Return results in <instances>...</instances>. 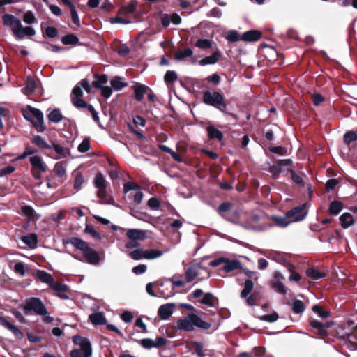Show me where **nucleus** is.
<instances>
[{
  "mask_svg": "<svg viewBox=\"0 0 357 357\" xmlns=\"http://www.w3.org/2000/svg\"><path fill=\"white\" fill-rule=\"evenodd\" d=\"M86 261L90 264H98L100 262L99 254L93 249L88 246L83 252Z\"/></svg>",
  "mask_w": 357,
  "mask_h": 357,
  "instance_id": "obj_12",
  "label": "nucleus"
},
{
  "mask_svg": "<svg viewBox=\"0 0 357 357\" xmlns=\"http://www.w3.org/2000/svg\"><path fill=\"white\" fill-rule=\"evenodd\" d=\"M22 307L26 314L33 312L37 315L45 316L47 313V308L42 301L35 297L26 299Z\"/></svg>",
  "mask_w": 357,
  "mask_h": 357,
  "instance_id": "obj_3",
  "label": "nucleus"
},
{
  "mask_svg": "<svg viewBox=\"0 0 357 357\" xmlns=\"http://www.w3.org/2000/svg\"><path fill=\"white\" fill-rule=\"evenodd\" d=\"M21 240L24 243H25L31 248H36L38 244V238L37 236L34 234L27 236H22L21 237Z\"/></svg>",
  "mask_w": 357,
  "mask_h": 357,
  "instance_id": "obj_27",
  "label": "nucleus"
},
{
  "mask_svg": "<svg viewBox=\"0 0 357 357\" xmlns=\"http://www.w3.org/2000/svg\"><path fill=\"white\" fill-rule=\"evenodd\" d=\"M201 271H204L207 273V278L209 277L208 271L204 268L199 264H192L188 267L185 273V280L188 282L194 280L199 274Z\"/></svg>",
  "mask_w": 357,
  "mask_h": 357,
  "instance_id": "obj_8",
  "label": "nucleus"
},
{
  "mask_svg": "<svg viewBox=\"0 0 357 357\" xmlns=\"http://www.w3.org/2000/svg\"><path fill=\"white\" fill-rule=\"evenodd\" d=\"M50 288L56 293V296L59 298L63 300L69 298V289L66 284L60 282H54Z\"/></svg>",
  "mask_w": 357,
  "mask_h": 357,
  "instance_id": "obj_11",
  "label": "nucleus"
},
{
  "mask_svg": "<svg viewBox=\"0 0 357 357\" xmlns=\"http://www.w3.org/2000/svg\"><path fill=\"white\" fill-rule=\"evenodd\" d=\"M177 75L173 70H168L165 75L164 79L167 83H172L177 79Z\"/></svg>",
  "mask_w": 357,
  "mask_h": 357,
  "instance_id": "obj_53",
  "label": "nucleus"
},
{
  "mask_svg": "<svg viewBox=\"0 0 357 357\" xmlns=\"http://www.w3.org/2000/svg\"><path fill=\"white\" fill-rule=\"evenodd\" d=\"M35 34L36 31L31 26L23 27L21 23L20 28H18L17 32L15 33V36L19 39H22L26 36H33Z\"/></svg>",
  "mask_w": 357,
  "mask_h": 357,
  "instance_id": "obj_19",
  "label": "nucleus"
},
{
  "mask_svg": "<svg viewBox=\"0 0 357 357\" xmlns=\"http://www.w3.org/2000/svg\"><path fill=\"white\" fill-rule=\"evenodd\" d=\"M73 176H75L73 187L77 190H81L84 181V177L79 171L74 172Z\"/></svg>",
  "mask_w": 357,
  "mask_h": 357,
  "instance_id": "obj_34",
  "label": "nucleus"
},
{
  "mask_svg": "<svg viewBox=\"0 0 357 357\" xmlns=\"http://www.w3.org/2000/svg\"><path fill=\"white\" fill-rule=\"evenodd\" d=\"M110 84L112 87L116 91H120L127 86V84L122 81L119 77H115L111 79Z\"/></svg>",
  "mask_w": 357,
  "mask_h": 357,
  "instance_id": "obj_37",
  "label": "nucleus"
},
{
  "mask_svg": "<svg viewBox=\"0 0 357 357\" xmlns=\"http://www.w3.org/2000/svg\"><path fill=\"white\" fill-rule=\"evenodd\" d=\"M72 102L77 108H84L87 106V103L79 97H72Z\"/></svg>",
  "mask_w": 357,
  "mask_h": 357,
  "instance_id": "obj_54",
  "label": "nucleus"
},
{
  "mask_svg": "<svg viewBox=\"0 0 357 357\" xmlns=\"http://www.w3.org/2000/svg\"><path fill=\"white\" fill-rule=\"evenodd\" d=\"M290 305L292 311L296 314L302 313L305 310L303 303L300 300H295Z\"/></svg>",
  "mask_w": 357,
  "mask_h": 357,
  "instance_id": "obj_36",
  "label": "nucleus"
},
{
  "mask_svg": "<svg viewBox=\"0 0 357 357\" xmlns=\"http://www.w3.org/2000/svg\"><path fill=\"white\" fill-rule=\"evenodd\" d=\"M310 324L312 328L317 329L318 333L321 335H326L327 334L326 328L331 326L329 324H327V325H324L320 321L315 319L311 320Z\"/></svg>",
  "mask_w": 357,
  "mask_h": 357,
  "instance_id": "obj_25",
  "label": "nucleus"
},
{
  "mask_svg": "<svg viewBox=\"0 0 357 357\" xmlns=\"http://www.w3.org/2000/svg\"><path fill=\"white\" fill-rule=\"evenodd\" d=\"M174 305L173 303H167L162 305L158 311V316L164 320L168 319L174 312Z\"/></svg>",
  "mask_w": 357,
  "mask_h": 357,
  "instance_id": "obj_13",
  "label": "nucleus"
},
{
  "mask_svg": "<svg viewBox=\"0 0 357 357\" xmlns=\"http://www.w3.org/2000/svg\"><path fill=\"white\" fill-rule=\"evenodd\" d=\"M227 39L230 42H236L241 40L238 33L236 31H229L227 33Z\"/></svg>",
  "mask_w": 357,
  "mask_h": 357,
  "instance_id": "obj_58",
  "label": "nucleus"
},
{
  "mask_svg": "<svg viewBox=\"0 0 357 357\" xmlns=\"http://www.w3.org/2000/svg\"><path fill=\"white\" fill-rule=\"evenodd\" d=\"M211 326L210 323L203 321L199 316L193 313H190L188 316L177 321V328L185 331H192L195 329V327L208 330Z\"/></svg>",
  "mask_w": 357,
  "mask_h": 357,
  "instance_id": "obj_1",
  "label": "nucleus"
},
{
  "mask_svg": "<svg viewBox=\"0 0 357 357\" xmlns=\"http://www.w3.org/2000/svg\"><path fill=\"white\" fill-rule=\"evenodd\" d=\"M162 255L163 252L155 249L145 250L136 249L129 252V256L134 260H141L142 259H154L161 257Z\"/></svg>",
  "mask_w": 357,
  "mask_h": 357,
  "instance_id": "obj_6",
  "label": "nucleus"
},
{
  "mask_svg": "<svg viewBox=\"0 0 357 357\" xmlns=\"http://www.w3.org/2000/svg\"><path fill=\"white\" fill-rule=\"evenodd\" d=\"M343 204L339 201H333L329 206V213L331 215H337L342 209Z\"/></svg>",
  "mask_w": 357,
  "mask_h": 357,
  "instance_id": "obj_35",
  "label": "nucleus"
},
{
  "mask_svg": "<svg viewBox=\"0 0 357 357\" xmlns=\"http://www.w3.org/2000/svg\"><path fill=\"white\" fill-rule=\"evenodd\" d=\"M261 33L257 30H250L245 32L241 36V40L244 41H257L261 38Z\"/></svg>",
  "mask_w": 357,
  "mask_h": 357,
  "instance_id": "obj_21",
  "label": "nucleus"
},
{
  "mask_svg": "<svg viewBox=\"0 0 357 357\" xmlns=\"http://www.w3.org/2000/svg\"><path fill=\"white\" fill-rule=\"evenodd\" d=\"M3 24L11 28V30L15 35L18 28H20L21 21L13 15L6 14L3 16Z\"/></svg>",
  "mask_w": 357,
  "mask_h": 357,
  "instance_id": "obj_10",
  "label": "nucleus"
},
{
  "mask_svg": "<svg viewBox=\"0 0 357 357\" xmlns=\"http://www.w3.org/2000/svg\"><path fill=\"white\" fill-rule=\"evenodd\" d=\"M220 58V54L218 52H215L210 56H206L199 61V64L202 66L211 65L217 63Z\"/></svg>",
  "mask_w": 357,
  "mask_h": 357,
  "instance_id": "obj_24",
  "label": "nucleus"
},
{
  "mask_svg": "<svg viewBox=\"0 0 357 357\" xmlns=\"http://www.w3.org/2000/svg\"><path fill=\"white\" fill-rule=\"evenodd\" d=\"M13 271L20 276H24L26 273L24 264L22 261L16 262L14 264Z\"/></svg>",
  "mask_w": 357,
  "mask_h": 357,
  "instance_id": "obj_51",
  "label": "nucleus"
},
{
  "mask_svg": "<svg viewBox=\"0 0 357 357\" xmlns=\"http://www.w3.org/2000/svg\"><path fill=\"white\" fill-rule=\"evenodd\" d=\"M126 235L132 241L143 239L145 237V234L143 231L135 229H128L126 232Z\"/></svg>",
  "mask_w": 357,
  "mask_h": 357,
  "instance_id": "obj_29",
  "label": "nucleus"
},
{
  "mask_svg": "<svg viewBox=\"0 0 357 357\" xmlns=\"http://www.w3.org/2000/svg\"><path fill=\"white\" fill-rule=\"evenodd\" d=\"M78 151L81 153H85L90 149V142L88 139H84L78 146Z\"/></svg>",
  "mask_w": 357,
  "mask_h": 357,
  "instance_id": "obj_57",
  "label": "nucleus"
},
{
  "mask_svg": "<svg viewBox=\"0 0 357 357\" xmlns=\"http://www.w3.org/2000/svg\"><path fill=\"white\" fill-rule=\"evenodd\" d=\"M254 287V283L250 280H246L244 282V288L241 293L242 298H246L247 296L252 291Z\"/></svg>",
  "mask_w": 357,
  "mask_h": 357,
  "instance_id": "obj_39",
  "label": "nucleus"
},
{
  "mask_svg": "<svg viewBox=\"0 0 357 357\" xmlns=\"http://www.w3.org/2000/svg\"><path fill=\"white\" fill-rule=\"evenodd\" d=\"M287 217L291 223L303 220L307 214L305 204L294 207L291 210L287 211Z\"/></svg>",
  "mask_w": 357,
  "mask_h": 357,
  "instance_id": "obj_7",
  "label": "nucleus"
},
{
  "mask_svg": "<svg viewBox=\"0 0 357 357\" xmlns=\"http://www.w3.org/2000/svg\"><path fill=\"white\" fill-rule=\"evenodd\" d=\"M232 204L229 202H223L222 203L218 208V213L225 218L226 220L231 221L232 222H235L234 220L227 218L226 216V213L230 211L231 210Z\"/></svg>",
  "mask_w": 357,
  "mask_h": 357,
  "instance_id": "obj_28",
  "label": "nucleus"
},
{
  "mask_svg": "<svg viewBox=\"0 0 357 357\" xmlns=\"http://www.w3.org/2000/svg\"><path fill=\"white\" fill-rule=\"evenodd\" d=\"M214 296L211 293H206L204 297L200 300V303L210 307L214 306Z\"/></svg>",
  "mask_w": 357,
  "mask_h": 357,
  "instance_id": "obj_43",
  "label": "nucleus"
},
{
  "mask_svg": "<svg viewBox=\"0 0 357 357\" xmlns=\"http://www.w3.org/2000/svg\"><path fill=\"white\" fill-rule=\"evenodd\" d=\"M356 140L357 135L353 131H349L344 135V142L347 145Z\"/></svg>",
  "mask_w": 357,
  "mask_h": 357,
  "instance_id": "obj_50",
  "label": "nucleus"
},
{
  "mask_svg": "<svg viewBox=\"0 0 357 357\" xmlns=\"http://www.w3.org/2000/svg\"><path fill=\"white\" fill-rule=\"evenodd\" d=\"M89 320L94 325H104L107 323V319L102 312H96L89 316Z\"/></svg>",
  "mask_w": 357,
  "mask_h": 357,
  "instance_id": "obj_26",
  "label": "nucleus"
},
{
  "mask_svg": "<svg viewBox=\"0 0 357 357\" xmlns=\"http://www.w3.org/2000/svg\"><path fill=\"white\" fill-rule=\"evenodd\" d=\"M36 278L42 282L48 284L50 287L54 283V279L51 274L45 271L39 270L36 272Z\"/></svg>",
  "mask_w": 357,
  "mask_h": 357,
  "instance_id": "obj_22",
  "label": "nucleus"
},
{
  "mask_svg": "<svg viewBox=\"0 0 357 357\" xmlns=\"http://www.w3.org/2000/svg\"><path fill=\"white\" fill-rule=\"evenodd\" d=\"M30 163L32 165V169L38 170L40 172H45L46 167L43 162L42 158L39 155H33L29 158Z\"/></svg>",
  "mask_w": 357,
  "mask_h": 357,
  "instance_id": "obj_15",
  "label": "nucleus"
},
{
  "mask_svg": "<svg viewBox=\"0 0 357 357\" xmlns=\"http://www.w3.org/2000/svg\"><path fill=\"white\" fill-rule=\"evenodd\" d=\"M23 20L28 24H32L36 23V18L31 11H28L24 15Z\"/></svg>",
  "mask_w": 357,
  "mask_h": 357,
  "instance_id": "obj_52",
  "label": "nucleus"
},
{
  "mask_svg": "<svg viewBox=\"0 0 357 357\" xmlns=\"http://www.w3.org/2000/svg\"><path fill=\"white\" fill-rule=\"evenodd\" d=\"M108 81L107 77L105 75H102L96 77V79L93 82V86L97 89H101L104 86Z\"/></svg>",
  "mask_w": 357,
  "mask_h": 357,
  "instance_id": "obj_44",
  "label": "nucleus"
},
{
  "mask_svg": "<svg viewBox=\"0 0 357 357\" xmlns=\"http://www.w3.org/2000/svg\"><path fill=\"white\" fill-rule=\"evenodd\" d=\"M121 318L126 323H131L133 319V314L129 311H126L122 313Z\"/></svg>",
  "mask_w": 357,
  "mask_h": 357,
  "instance_id": "obj_64",
  "label": "nucleus"
},
{
  "mask_svg": "<svg viewBox=\"0 0 357 357\" xmlns=\"http://www.w3.org/2000/svg\"><path fill=\"white\" fill-rule=\"evenodd\" d=\"M78 40V38L73 34L66 35L61 39L62 43L65 45H75L77 43Z\"/></svg>",
  "mask_w": 357,
  "mask_h": 357,
  "instance_id": "obj_45",
  "label": "nucleus"
},
{
  "mask_svg": "<svg viewBox=\"0 0 357 357\" xmlns=\"http://www.w3.org/2000/svg\"><path fill=\"white\" fill-rule=\"evenodd\" d=\"M241 267V263L238 260L234 259L230 260L228 258L225 257V261L223 264V269L226 272H231L232 271L238 269Z\"/></svg>",
  "mask_w": 357,
  "mask_h": 357,
  "instance_id": "obj_18",
  "label": "nucleus"
},
{
  "mask_svg": "<svg viewBox=\"0 0 357 357\" xmlns=\"http://www.w3.org/2000/svg\"><path fill=\"white\" fill-rule=\"evenodd\" d=\"M54 171L55 174L61 178L63 177L66 174V169L65 166L61 162L56 163Z\"/></svg>",
  "mask_w": 357,
  "mask_h": 357,
  "instance_id": "obj_46",
  "label": "nucleus"
},
{
  "mask_svg": "<svg viewBox=\"0 0 357 357\" xmlns=\"http://www.w3.org/2000/svg\"><path fill=\"white\" fill-rule=\"evenodd\" d=\"M73 342L79 345L80 348L71 351V357H90L92 354V349L90 341L79 335H75L73 337Z\"/></svg>",
  "mask_w": 357,
  "mask_h": 357,
  "instance_id": "obj_2",
  "label": "nucleus"
},
{
  "mask_svg": "<svg viewBox=\"0 0 357 357\" xmlns=\"http://www.w3.org/2000/svg\"><path fill=\"white\" fill-rule=\"evenodd\" d=\"M211 41L208 39H199L195 43V46L197 47L202 50L210 48L211 47Z\"/></svg>",
  "mask_w": 357,
  "mask_h": 357,
  "instance_id": "obj_48",
  "label": "nucleus"
},
{
  "mask_svg": "<svg viewBox=\"0 0 357 357\" xmlns=\"http://www.w3.org/2000/svg\"><path fill=\"white\" fill-rule=\"evenodd\" d=\"M139 185L133 182H126L123 185V190L124 192L127 193L130 190H136L137 189H139Z\"/></svg>",
  "mask_w": 357,
  "mask_h": 357,
  "instance_id": "obj_55",
  "label": "nucleus"
},
{
  "mask_svg": "<svg viewBox=\"0 0 357 357\" xmlns=\"http://www.w3.org/2000/svg\"><path fill=\"white\" fill-rule=\"evenodd\" d=\"M137 8V3L135 1H132L129 4L123 6L121 8V12L123 14L128 15L133 13Z\"/></svg>",
  "mask_w": 357,
  "mask_h": 357,
  "instance_id": "obj_42",
  "label": "nucleus"
},
{
  "mask_svg": "<svg viewBox=\"0 0 357 357\" xmlns=\"http://www.w3.org/2000/svg\"><path fill=\"white\" fill-rule=\"evenodd\" d=\"M0 323L1 325L5 326L6 328L12 331V333L15 335V336L18 339H22L23 337V334L20 331V330L14 326L13 324L10 323L3 317H0Z\"/></svg>",
  "mask_w": 357,
  "mask_h": 357,
  "instance_id": "obj_16",
  "label": "nucleus"
},
{
  "mask_svg": "<svg viewBox=\"0 0 357 357\" xmlns=\"http://www.w3.org/2000/svg\"><path fill=\"white\" fill-rule=\"evenodd\" d=\"M50 146L52 147L51 149L54 151L58 159L65 158L70 155V151L68 147L59 144H53Z\"/></svg>",
  "mask_w": 357,
  "mask_h": 357,
  "instance_id": "obj_14",
  "label": "nucleus"
},
{
  "mask_svg": "<svg viewBox=\"0 0 357 357\" xmlns=\"http://www.w3.org/2000/svg\"><path fill=\"white\" fill-rule=\"evenodd\" d=\"M24 116L26 119L30 121L38 131H44L43 114L40 109L29 107V111L24 114Z\"/></svg>",
  "mask_w": 357,
  "mask_h": 357,
  "instance_id": "obj_5",
  "label": "nucleus"
},
{
  "mask_svg": "<svg viewBox=\"0 0 357 357\" xmlns=\"http://www.w3.org/2000/svg\"><path fill=\"white\" fill-rule=\"evenodd\" d=\"M65 243L71 244L76 249L81 250L83 252L88 246V243L83 241L82 238L77 237H73L68 240H66Z\"/></svg>",
  "mask_w": 357,
  "mask_h": 357,
  "instance_id": "obj_17",
  "label": "nucleus"
},
{
  "mask_svg": "<svg viewBox=\"0 0 357 357\" xmlns=\"http://www.w3.org/2000/svg\"><path fill=\"white\" fill-rule=\"evenodd\" d=\"M132 89L135 93V99L138 102H140L143 99L144 94L149 89V88L146 86L140 84H135L132 86Z\"/></svg>",
  "mask_w": 357,
  "mask_h": 357,
  "instance_id": "obj_23",
  "label": "nucleus"
},
{
  "mask_svg": "<svg viewBox=\"0 0 357 357\" xmlns=\"http://www.w3.org/2000/svg\"><path fill=\"white\" fill-rule=\"evenodd\" d=\"M36 86V84L34 79L31 76H28L26 79V86L23 89L24 93L26 95L31 93L32 92H33Z\"/></svg>",
  "mask_w": 357,
  "mask_h": 357,
  "instance_id": "obj_33",
  "label": "nucleus"
},
{
  "mask_svg": "<svg viewBox=\"0 0 357 357\" xmlns=\"http://www.w3.org/2000/svg\"><path fill=\"white\" fill-rule=\"evenodd\" d=\"M271 285H272V287L273 288V289L275 290V291H276L279 294H286V292H287L286 288L282 282L273 281V282H271Z\"/></svg>",
  "mask_w": 357,
  "mask_h": 357,
  "instance_id": "obj_47",
  "label": "nucleus"
},
{
  "mask_svg": "<svg viewBox=\"0 0 357 357\" xmlns=\"http://www.w3.org/2000/svg\"><path fill=\"white\" fill-rule=\"evenodd\" d=\"M21 210L23 215H26L29 220H33L35 211L31 206H24L22 207Z\"/></svg>",
  "mask_w": 357,
  "mask_h": 357,
  "instance_id": "obj_49",
  "label": "nucleus"
},
{
  "mask_svg": "<svg viewBox=\"0 0 357 357\" xmlns=\"http://www.w3.org/2000/svg\"><path fill=\"white\" fill-rule=\"evenodd\" d=\"M312 310L323 318H326L330 315L329 312L323 311L322 308L319 305H314Z\"/></svg>",
  "mask_w": 357,
  "mask_h": 357,
  "instance_id": "obj_63",
  "label": "nucleus"
},
{
  "mask_svg": "<svg viewBox=\"0 0 357 357\" xmlns=\"http://www.w3.org/2000/svg\"><path fill=\"white\" fill-rule=\"evenodd\" d=\"M63 116L59 109H54L51 111L48 115V119L55 123H59L62 121Z\"/></svg>",
  "mask_w": 357,
  "mask_h": 357,
  "instance_id": "obj_31",
  "label": "nucleus"
},
{
  "mask_svg": "<svg viewBox=\"0 0 357 357\" xmlns=\"http://www.w3.org/2000/svg\"><path fill=\"white\" fill-rule=\"evenodd\" d=\"M147 270V266L145 264H140L132 268V271L135 275H140L144 273Z\"/></svg>",
  "mask_w": 357,
  "mask_h": 357,
  "instance_id": "obj_60",
  "label": "nucleus"
},
{
  "mask_svg": "<svg viewBox=\"0 0 357 357\" xmlns=\"http://www.w3.org/2000/svg\"><path fill=\"white\" fill-rule=\"evenodd\" d=\"M140 344L145 349H151L154 347V340L149 338L142 339L140 341Z\"/></svg>",
  "mask_w": 357,
  "mask_h": 357,
  "instance_id": "obj_62",
  "label": "nucleus"
},
{
  "mask_svg": "<svg viewBox=\"0 0 357 357\" xmlns=\"http://www.w3.org/2000/svg\"><path fill=\"white\" fill-rule=\"evenodd\" d=\"M206 130L208 132V137L211 139H218V141H221L223 138V134L221 131L218 130L213 126H208L206 128Z\"/></svg>",
  "mask_w": 357,
  "mask_h": 357,
  "instance_id": "obj_30",
  "label": "nucleus"
},
{
  "mask_svg": "<svg viewBox=\"0 0 357 357\" xmlns=\"http://www.w3.org/2000/svg\"><path fill=\"white\" fill-rule=\"evenodd\" d=\"M203 101L205 104L215 107L220 111L225 112L227 105L222 94L217 91H206L203 94Z\"/></svg>",
  "mask_w": 357,
  "mask_h": 357,
  "instance_id": "obj_4",
  "label": "nucleus"
},
{
  "mask_svg": "<svg viewBox=\"0 0 357 357\" xmlns=\"http://www.w3.org/2000/svg\"><path fill=\"white\" fill-rule=\"evenodd\" d=\"M32 142L42 149H52V147L47 144L45 139L40 135L34 136L33 137Z\"/></svg>",
  "mask_w": 357,
  "mask_h": 357,
  "instance_id": "obj_40",
  "label": "nucleus"
},
{
  "mask_svg": "<svg viewBox=\"0 0 357 357\" xmlns=\"http://www.w3.org/2000/svg\"><path fill=\"white\" fill-rule=\"evenodd\" d=\"M306 275L313 280H319L323 278L325 276L324 273H321L317 269L310 268L306 271Z\"/></svg>",
  "mask_w": 357,
  "mask_h": 357,
  "instance_id": "obj_38",
  "label": "nucleus"
},
{
  "mask_svg": "<svg viewBox=\"0 0 357 357\" xmlns=\"http://www.w3.org/2000/svg\"><path fill=\"white\" fill-rule=\"evenodd\" d=\"M268 218L269 220H272L274 222L275 225L279 227L284 228L291 224L289 218H287V213L284 217L278 215H271Z\"/></svg>",
  "mask_w": 357,
  "mask_h": 357,
  "instance_id": "obj_20",
  "label": "nucleus"
},
{
  "mask_svg": "<svg viewBox=\"0 0 357 357\" xmlns=\"http://www.w3.org/2000/svg\"><path fill=\"white\" fill-rule=\"evenodd\" d=\"M281 171H282V169L280 168V166L278 165V164L275 165H271L268 168V172L271 174H272V175L274 177H278L280 175Z\"/></svg>",
  "mask_w": 357,
  "mask_h": 357,
  "instance_id": "obj_61",
  "label": "nucleus"
},
{
  "mask_svg": "<svg viewBox=\"0 0 357 357\" xmlns=\"http://www.w3.org/2000/svg\"><path fill=\"white\" fill-rule=\"evenodd\" d=\"M94 185L98 189L97 195L98 197L103 199L107 195L106 191V180L101 173H98L94 178Z\"/></svg>",
  "mask_w": 357,
  "mask_h": 357,
  "instance_id": "obj_9",
  "label": "nucleus"
},
{
  "mask_svg": "<svg viewBox=\"0 0 357 357\" xmlns=\"http://www.w3.org/2000/svg\"><path fill=\"white\" fill-rule=\"evenodd\" d=\"M192 50L190 48H186L183 51H178L175 54V59L178 61H181L185 58L189 57L192 55Z\"/></svg>",
  "mask_w": 357,
  "mask_h": 357,
  "instance_id": "obj_41",
  "label": "nucleus"
},
{
  "mask_svg": "<svg viewBox=\"0 0 357 357\" xmlns=\"http://www.w3.org/2000/svg\"><path fill=\"white\" fill-rule=\"evenodd\" d=\"M289 171L291 173V177L294 182H295L298 185H303V180L302 176L296 174V172L293 169H290Z\"/></svg>",
  "mask_w": 357,
  "mask_h": 357,
  "instance_id": "obj_59",
  "label": "nucleus"
},
{
  "mask_svg": "<svg viewBox=\"0 0 357 357\" xmlns=\"http://www.w3.org/2000/svg\"><path fill=\"white\" fill-rule=\"evenodd\" d=\"M342 227L344 228H348L354 223V218L349 213H344L340 217Z\"/></svg>",
  "mask_w": 357,
  "mask_h": 357,
  "instance_id": "obj_32",
  "label": "nucleus"
},
{
  "mask_svg": "<svg viewBox=\"0 0 357 357\" xmlns=\"http://www.w3.org/2000/svg\"><path fill=\"white\" fill-rule=\"evenodd\" d=\"M278 319V314L276 312H273L271 314L263 315L260 317V319L267 322H274Z\"/></svg>",
  "mask_w": 357,
  "mask_h": 357,
  "instance_id": "obj_56",
  "label": "nucleus"
}]
</instances>
